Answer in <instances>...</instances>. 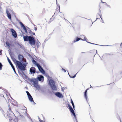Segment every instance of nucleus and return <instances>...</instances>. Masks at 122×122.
I'll return each instance as SVG.
<instances>
[{"label": "nucleus", "instance_id": "1", "mask_svg": "<svg viewBox=\"0 0 122 122\" xmlns=\"http://www.w3.org/2000/svg\"><path fill=\"white\" fill-rule=\"evenodd\" d=\"M9 54L11 59L15 63L16 65L18 66L19 68L21 70L25 71V68L27 66V64L28 63H25L23 62H21L16 60L14 57H13L11 52H9Z\"/></svg>", "mask_w": 122, "mask_h": 122}, {"label": "nucleus", "instance_id": "2", "mask_svg": "<svg viewBox=\"0 0 122 122\" xmlns=\"http://www.w3.org/2000/svg\"><path fill=\"white\" fill-rule=\"evenodd\" d=\"M23 39L25 41H28L29 43L31 45H35L36 42L35 40V37L33 36H28L26 35L25 36L24 35L23 36Z\"/></svg>", "mask_w": 122, "mask_h": 122}, {"label": "nucleus", "instance_id": "3", "mask_svg": "<svg viewBox=\"0 0 122 122\" xmlns=\"http://www.w3.org/2000/svg\"><path fill=\"white\" fill-rule=\"evenodd\" d=\"M49 81V84L52 90L56 91L57 90V87L55 85L54 81L52 79H48Z\"/></svg>", "mask_w": 122, "mask_h": 122}, {"label": "nucleus", "instance_id": "4", "mask_svg": "<svg viewBox=\"0 0 122 122\" xmlns=\"http://www.w3.org/2000/svg\"><path fill=\"white\" fill-rule=\"evenodd\" d=\"M68 109L70 111V112L71 113L72 115H73L74 116V118L76 122H78L76 114L73 109L71 106L69 104H69H68Z\"/></svg>", "mask_w": 122, "mask_h": 122}, {"label": "nucleus", "instance_id": "5", "mask_svg": "<svg viewBox=\"0 0 122 122\" xmlns=\"http://www.w3.org/2000/svg\"><path fill=\"white\" fill-rule=\"evenodd\" d=\"M9 111H8L6 114L7 115V117L9 118V119H12V117L13 116L14 114L11 111H10V107L9 106Z\"/></svg>", "mask_w": 122, "mask_h": 122}, {"label": "nucleus", "instance_id": "6", "mask_svg": "<svg viewBox=\"0 0 122 122\" xmlns=\"http://www.w3.org/2000/svg\"><path fill=\"white\" fill-rule=\"evenodd\" d=\"M27 78L28 80L30 82L33 83V85L37 83H38V80L36 78H30L28 77Z\"/></svg>", "mask_w": 122, "mask_h": 122}, {"label": "nucleus", "instance_id": "7", "mask_svg": "<svg viewBox=\"0 0 122 122\" xmlns=\"http://www.w3.org/2000/svg\"><path fill=\"white\" fill-rule=\"evenodd\" d=\"M17 20L18 21H19V23L21 27H22V28L25 31V32L26 33H27V29L26 28V27L24 25L22 22H21V21H20L19 20H18L17 19Z\"/></svg>", "mask_w": 122, "mask_h": 122}, {"label": "nucleus", "instance_id": "8", "mask_svg": "<svg viewBox=\"0 0 122 122\" xmlns=\"http://www.w3.org/2000/svg\"><path fill=\"white\" fill-rule=\"evenodd\" d=\"M10 31L12 33V36L15 38L17 37V34L15 31L13 29H11Z\"/></svg>", "mask_w": 122, "mask_h": 122}, {"label": "nucleus", "instance_id": "9", "mask_svg": "<svg viewBox=\"0 0 122 122\" xmlns=\"http://www.w3.org/2000/svg\"><path fill=\"white\" fill-rule=\"evenodd\" d=\"M37 67L40 71L43 74H45V71L43 69L41 66L40 65L38 66Z\"/></svg>", "mask_w": 122, "mask_h": 122}, {"label": "nucleus", "instance_id": "10", "mask_svg": "<svg viewBox=\"0 0 122 122\" xmlns=\"http://www.w3.org/2000/svg\"><path fill=\"white\" fill-rule=\"evenodd\" d=\"M36 69L35 68L33 67H32L30 68V72L31 74L32 73L34 74L36 72Z\"/></svg>", "mask_w": 122, "mask_h": 122}, {"label": "nucleus", "instance_id": "11", "mask_svg": "<svg viewBox=\"0 0 122 122\" xmlns=\"http://www.w3.org/2000/svg\"><path fill=\"white\" fill-rule=\"evenodd\" d=\"M55 95L57 97L59 98H63V96L62 95V94L59 92H55Z\"/></svg>", "mask_w": 122, "mask_h": 122}, {"label": "nucleus", "instance_id": "12", "mask_svg": "<svg viewBox=\"0 0 122 122\" xmlns=\"http://www.w3.org/2000/svg\"><path fill=\"white\" fill-rule=\"evenodd\" d=\"M84 39H82L80 38H78V37H76V39L73 41V42H76L77 41L80 40H81L83 41H85L86 40V37H84Z\"/></svg>", "mask_w": 122, "mask_h": 122}, {"label": "nucleus", "instance_id": "13", "mask_svg": "<svg viewBox=\"0 0 122 122\" xmlns=\"http://www.w3.org/2000/svg\"><path fill=\"white\" fill-rule=\"evenodd\" d=\"M36 78L37 79L38 81H41L42 80L43 81L44 80V77L43 76L41 75H40L39 76L37 77Z\"/></svg>", "mask_w": 122, "mask_h": 122}, {"label": "nucleus", "instance_id": "14", "mask_svg": "<svg viewBox=\"0 0 122 122\" xmlns=\"http://www.w3.org/2000/svg\"><path fill=\"white\" fill-rule=\"evenodd\" d=\"M24 57L22 55L19 54L18 56V59L20 62H23L22 59Z\"/></svg>", "mask_w": 122, "mask_h": 122}, {"label": "nucleus", "instance_id": "15", "mask_svg": "<svg viewBox=\"0 0 122 122\" xmlns=\"http://www.w3.org/2000/svg\"><path fill=\"white\" fill-rule=\"evenodd\" d=\"M6 13L7 14V16L8 17V19L10 20H11V16L10 14L9 13V12L8 10L6 11Z\"/></svg>", "mask_w": 122, "mask_h": 122}, {"label": "nucleus", "instance_id": "16", "mask_svg": "<svg viewBox=\"0 0 122 122\" xmlns=\"http://www.w3.org/2000/svg\"><path fill=\"white\" fill-rule=\"evenodd\" d=\"M32 62L33 64L35 65L37 67L40 65L39 64L37 63V62L33 59H32Z\"/></svg>", "mask_w": 122, "mask_h": 122}, {"label": "nucleus", "instance_id": "17", "mask_svg": "<svg viewBox=\"0 0 122 122\" xmlns=\"http://www.w3.org/2000/svg\"><path fill=\"white\" fill-rule=\"evenodd\" d=\"M9 120L10 122H18V120L16 118L14 119L13 118L9 119Z\"/></svg>", "mask_w": 122, "mask_h": 122}, {"label": "nucleus", "instance_id": "18", "mask_svg": "<svg viewBox=\"0 0 122 122\" xmlns=\"http://www.w3.org/2000/svg\"><path fill=\"white\" fill-rule=\"evenodd\" d=\"M26 116L30 122H33V121L29 115L26 113Z\"/></svg>", "mask_w": 122, "mask_h": 122}, {"label": "nucleus", "instance_id": "19", "mask_svg": "<svg viewBox=\"0 0 122 122\" xmlns=\"http://www.w3.org/2000/svg\"><path fill=\"white\" fill-rule=\"evenodd\" d=\"M57 6L58 7L59 6V11H58V10H56V11L55 12L54 14L53 15H55L56 16L58 14V13H59V12H61L60 11V5H57Z\"/></svg>", "mask_w": 122, "mask_h": 122}, {"label": "nucleus", "instance_id": "20", "mask_svg": "<svg viewBox=\"0 0 122 122\" xmlns=\"http://www.w3.org/2000/svg\"><path fill=\"white\" fill-rule=\"evenodd\" d=\"M87 90H88L87 89L84 92V96L86 100V101H87Z\"/></svg>", "mask_w": 122, "mask_h": 122}, {"label": "nucleus", "instance_id": "21", "mask_svg": "<svg viewBox=\"0 0 122 122\" xmlns=\"http://www.w3.org/2000/svg\"><path fill=\"white\" fill-rule=\"evenodd\" d=\"M28 97L29 99V100L31 102H32L33 101V98L31 96V95L29 96H28Z\"/></svg>", "mask_w": 122, "mask_h": 122}, {"label": "nucleus", "instance_id": "22", "mask_svg": "<svg viewBox=\"0 0 122 122\" xmlns=\"http://www.w3.org/2000/svg\"><path fill=\"white\" fill-rule=\"evenodd\" d=\"M19 117H20L21 118L22 117V122H25L26 121L23 115H20V116H19ZM19 117L20 118V117Z\"/></svg>", "mask_w": 122, "mask_h": 122}, {"label": "nucleus", "instance_id": "23", "mask_svg": "<svg viewBox=\"0 0 122 122\" xmlns=\"http://www.w3.org/2000/svg\"><path fill=\"white\" fill-rule=\"evenodd\" d=\"M34 86L36 88H40V87L38 85V83H37L35 85H34Z\"/></svg>", "mask_w": 122, "mask_h": 122}, {"label": "nucleus", "instance_id": "24", "mask_svg": "<svg viewBox=\"0 0 122 122\" xmlns=\"http://www.w3.org/2000/svg\"><path fill=\"white\" fill-rule=\"evenodd\" d=\"M5 44L6 46L8 47H10L11 46V44L8 42L6 41L5 42Z\"/></svg>", "mask_w": 122, "mask_h": 122}, {"label": "nucleus", "instance_id": "25", "mask_svg": "<svg viewBox=\"0 0 122 122\" xmlns=\"http://www.w3.org/2000/svg\"><path fill=\"white\" fill-rule=\"evenodd\" d=\"M7 60L9 62V63L10 64V65L11 66L13 64H12V62H11V61L10 60V59L8 57H7Z\"/></svg>", "mask_w": 122, "mask_h": 122}, {"label": "nucleus", "instance_id": "26", "mask_svg": "<svg viewBox=\"0 0 122 122\" xmlns=\"http://www.w3.org/2000/svg\"><path fill=\"white\" fill-rule=\"evenodd\" d=\"M67 71L68 72V71ZM77 73L78 72H77V73H76L73 76H70V75H69V73H68V75H69V76L71 78H75L76 77V75L77 74Z\"/></svg>", "mask_w": 122, "mask_h": 122}, {"label": "nucleus", "instance_id": "27", "mask_svg": "<svg viewBox=\"0 0 122 122\" xmlns=\"http://www.w3.org/2000/svg\"><path fill=\"white\" fill-rule=\"evenodd\" d=\"M26 27L27 28L28 30V31L29 32V33L30 34H31V33H32V31H31V30H30V29L28 27L26 26Z\"/></svg>", "mask_w": 122, "mask_h": 122}, {"label": "nucleus", "instance_id": "28", "mask_svg": "<svg viewBox=\"0 0 122 122\" xmlns=\"http://www.w3.org/2000/svg\"><path fill=\"white\" fill-rule=\"evenodd\" d=\"M88 43H89L90 44H93V45H99V46H109L108 45H99L97 44H94V43H92L90 42H88Z\"/></svg>", "mask_w": 122, "mask_h": 122}, {"label": "nucleus", "instance_id": "29", "mask_svg": "<svg viewBox=\"0 0 122 122\" xmlns=\"http://www.w3.org/2000/svg\"><path fill=\"white\" fill-rule=\"evenodd\" d=\"M11 67H12V68L13 71H14L15 73V74H16V73L15 71V67H14V66H13V65H11Z\"/></svg>", "mask_w": 122, "mask_h": 122}, {"label": "nucleus", "instance_id": "30", "mask_svg": "<svg viewBox=\"0 0 122 122\" xmlns=\"http://www.w3.org/2000/svg\"><path fill=\"white\" fill-rule=\"evenodd\" d=\"M40 44V42L38 40V41L36 43V46L38 48V47L39 46Z\"/></svg>", "mask_w": 122, "mask_h": 122}, {"label": "nucleus", "instance_id": "31", "mask_svg": "<svg viewBox=\"0 0 122 122\" xmlns=\"http://www.w3.org/2000/svg\"><path fill=\"white\" fill-rule=\"evenodd\" d=\"M20 70L21 71V73L23 74V75H24L26 77V78H28V77L24 73V72L23 71V70Z\"/></svg>", "mask_w": 122, "mask_h": 122}, {"label": "nucleus", "instance_id": "32", "mask_svg": "<svg viewBox=\"0 0 122 122\" xmlns=\"http://www.w3.org/2000/svg\"><path fill=\"white\" fill-rule=\"evenodd\" d=\"M19 117H19V116L18 117V119H17L18 120V121H19L20 120L21 122H22V118H21V117Z\"/></svg>", "mask_w": 122, "mask_h": 122}, {"label": "nucleus", "instance_id": "33", "mask_svg": "<svg viewBox=\"0 0 122 122\" xmlns=\"http://www.w3.org/2000/svg\"><path fill=\"white\" fill-rule=\"evenodd\" d=\"M100 10H99V12H100V14H99V13H98L97 14H98L100 16V18H101V19L102 20V18L101 17V15H100V14L101 13V11L100 10Z\"/></svg>", "mask_w": 122, "mask_h": 122}, {"label": "nucleus", "instance_id": "34", "mask_svg": "<svg viewBox=\"0 0 122 122\" xmlns=\"http://www.w3.org/2000/svg\"><path fill=\"white\" fill-rule=\"evenodd\" d=\"M3 66V65L2 64L1 62H0V70H1L2 67Z\"/></svg>", "mask_w": 122, "mask_h": 122}, {"label": "nucleus", "instance_id": "35", "mask_svg": "<svg viewBox=\"0 0 122 122\" xmlns=\"http://www.w3.org/2000/svg\"><path fill=\"white\" fill-rule=\"evenodd\" d=\"M54 18V16L53 15L52 17L50 19V20L51 21H50L49 22V23H50L51 22V21H52L53 19Z\"/></svg>", "mask_w": 122, "mask_h": 122}, {"label": "nucleus", "instance_id": "36", "mask_svg": "<svg viewBox=\"0 0 122 122\" xmlns=\"http://www.w3.org/2000/svg\"><path fill=\"white\" fill-rule=\"evenodd\" d=\"M71 103L72 105L73 106V108L74 109V110H75V105L73 103V102H71Z\"/></svg>", "mask_w": 122, "mask_h": 122}, {"label": "nucleus", "instance_id": "37", "mask_svg": "<svg viewBox=\"0 0 122 122\" xmlns=\"http://www.w3.org/2000/svg\"><path fill=\"white\" fill-rule=\"evenodd\" d=\"M1 110V112L3 114L4 116L5 117V112H4V111L2 109H1V110Z\"/></svg>", "mask_w": 122, "mask_h": 122}, {"label": "nucleus", "instance_id": "38", "mask_svg": "<svg viewBox=\"0 0 122 122\" xmlns=\"http://www.w3.org/2000/svg\"><path fill=\"white\" fill-rule=\"evenodd\" d=\"M26 93L27 94V95L28 97L29 96V95L30 96L31 95L30 94L29 92L28 91H26Z\"/></svg>", "mask_w": 122, "mask_h": 122}, {"label": "nucleus", "instance_id": "39", "mask_svg": "<svg viewBox=\"0 0 122 122\" xmlns=\"http://www.w3.org/2000/svg\"><path fill=\"white\" fill-rule=\"evenodd\" d=\"M105 3L106 4V5L107 7L110 8H111V6H110V5H107V3Z\"/></svg>", "mask_w": 122, "mask_h": 122}, {"label": "nucleus", "instance_id": "40", "mask_svg": "<svg viewBox=\"0 0 122 122\" xmlns=\"http://www.w3.org/2000/svg\"><path fill=\"white\" fill-rule=\"evenodd\" d=\"M17 44L20 47V48H22V46L21 45H20V44H19V43H17Z\"/></svg>", "mask_w": 122, "mask_h": 122}, {"label": "nucleus", "instance_id": "41", "mask_svg": "<svg viewBox=\"0 0 122 122\" xmlns=\"http://www.w3.org/2000/svg\"><path fill=\"white\" fill-rule=\"evenodd\" d=\"M18 103L17 102H16V103H15V104H14V105L15 106H17L18 105Z\"/></svg>", "mask_w": 122, "mask_h": 122}, {"label": "nucleus", "instance_id": "42", "mask_svg": "<svg viewBox=\"0 0 122 122\" xmlns=\"http://www.w3.org/2000/svg\"><path fill=\"white\" fill-rule=\"evenodd\" d=\"M2 50H1L0 51V55H2Z\"/></svg>", "mask_w": 122, "mask_h": 122}, {"label": "nucleus", "instance_id": "43", "mask_svg": "<svg viewBox=\"0 0 122 122\" xmlns=\"http://www.w3.org/2000/svg\"><path fill=\"white\" fill-rule=\"evenodd\" d=\"M31 35V36H32V35H35V34L34 33V32H32V33H31V34H30Z\"/></svg>", "mask_w": 122, "mask_h": 122}, {"label": "nucleus", "instance_id": "44", "mask_svg": "<svg viewBox=\"0 0 122 122\" xmlns=\"http://www.w3.org/2000/svg\"><path fill=\"white\" fill-rule=\"evenodd\" d=\"M44 60H42L41 61H40V62L42 64H43V63H44Z\"/></svg>", "mask_w": 122, "mask_h": 122}, {"label": "nucleus", "instance_id": "45", "mask_svg": "<svg viewBox=\"0 0 122 122\" xmlns=\"http://www.w3.org/2000/svg\"><path fill=\"white\" fill-rule=\"evenodd\" d=\"M80 37H82V38H83V37H85V36H84V35H81L80 36Z\"/></svg>", "mask_w": 122, "mask_h": 122}, {"label": "nucleus", "instance_id": "46", "mask_svg": "<svg viewBox=\"0 0 122 122\" xmlns=\"http://www.w3.org/2000/svg\"><path fill=\"white\" fill-rule=\"evenodd\" d=\"M62 70H63L64 71V72H66V70L65 69H63V68H62Z\"/></svg>", "mask_w": 122, "mask_h": 122}, {"label": "nucleus", "instance_id": "47", "mask_svg": "<svg viewBox=\"0 0 122 122\" xmlns=\"http://www.w3.org/2000/svg\"><path fill=\"white\" fill-rule=\"evenodd\" d=\"M20 74L21 76H23V74H22V73L21 72H20Z\"/></svg>", "mask_w": 122, "mask_h": 122}, {"label": "nucleus", "instance_id": "48", "mask_svg": "<svg viewBox=\"0 0 122 122\" xmlns=\"http://www.w3.org/2000/svg\"><path fill=\"white\" fill-rule=\"evenodd\" d=\"M39 121L40 122H44L43 120H41V119Z\"/></svg>", "mask_w": 122, "mask_h": 122}, {"label": "nucleus", "instance_id": "49", "mask_svg": "<svg viewBox=\"0 0 122 122\" xmlns=\"http://www.w3.org/2000/svg\"><path fill=\"white\" fill-rule=\"evenodd\" d=\"M34 30L36 31L37 30V28L36 27H35L34 28Z\"/></svg>", "mask_w": 122, "mask_h": 122}, {"label": "nucleus", "instance_id": "50", "mask_svg": "<svg viewBox=\"0 0 122 122\" xmlns=\"http://www.w3.org/2000/svg\"><path fill=\"white\" fill-rule=\"evenodd\" d=\"M0 96L1 97H4V96L3 95V94H0Z\"/></svg>", "mask_w": 122, "mask_h": 122}, {"label": "nucleus", "instance_id": "51", "mask_svg": "<svg viewBox=\"0 0 122 122\" xmlns=\"http://www.w3.org/2000/svg\"><path fill=\"white\" fill-rule=\"evenodd\" d=\"M82 18H85V19H89V20H91V19H86L85 18H84V17H81Z\"/></svg>", "mask_w": 122, "mask_h": 122}, {"label": "nucleus", "instance_id": "52", "mask_svg": "<svg viewBox=\"0 0 122 122\" xmlns=\"http://www.w3.org/2000/svg\"><path fill=\"white\" fill-rule=\"evenodd\" d=\"M86 40H85L88 43V42H87V39L86 40Z\"/></svg>", "mask_w": 122, "mask_h": 122}, {"label": "nucleus", "instance_id": "53", "mask_svg": "<svg viewBox=\"0 0 122 122\" xmlns=\"http://www.w3.org/2000/svg\"><path fill=\"white\" fill-rule=\"evenodd\" d=\"M71 102H73V101L72 100V99H71Z\"/></svg>", "mask_w": 122, "mask_h": 122}, {"label": "nucleus", "instance_id": "54", "mask_svg": "<svg viewBox=\"0 0 122 122\" xmlns=\"http://www.w3.org/2000/svg\"><path fill=\"white\" fill-rule=\"evenodd\" d=\"M33 103H34V104H36L34 102V100H33Z\"/></svg>", "mask_w": 122, "mask_h": 122}, {"label": "nucleus", "instance_id": "55", "mask_svg": "<svg viewBox=\"0 0 122 122\" xmlns=\"http://www.w3.org/2000/svg\"><path fill=\"white\" fill-rule=\"evenodd\" d=\"M101 0V2H102V3H105V2H102V0Z\"/></svg>", "mask_w": 122, "mask_h": 122}, {"label": "nucleus", "instance_id": "56", "mask_svg": "<svg viewBox=\"0 0 122 122\" xmlns=\"http://www.w3.org/2000/svg\"><path fill=\"white\" fill-rule=\"evenodd\" d=\"M24 33L23 32H22V34H23L24 35Z\"/></svg>", "mask_w": 122, "mask_h": 122}, {"label": "nucleus", "instance_id": "57", "mask_svg": "<svg viewBox=\"0 0 122 122\" xmlns=\"http://www.w3.org/2000/svg\"><path fill=\"white\" fill-rule=\"evenodd\" d=\"M99 18H96V20H95V21H96L97 20V19H99Z\"/></svg>", "mask_w": 122, "mask_h": 122}, {"label": "nucleus", "instance_id": "58", "mask_svg": "<svg viewBox=\"0 0 122 122\" xmlns=\"http://www.w3.org/2000/svg\"><path fill=\"white\" fill-rule=\"evenodd\" d=\"M38 119H39V120H40L41 119H40V118H39V117H38Z\"/></svg>", "mask_w": 122, "mask_h": 122}, {"label": "nucleus", "instance_id": "59", "mask_svg": "<svg viewBox=\"0 0 122 122\" xmlns=\"http://www.w3.org/2000/svg\"><path fill=\"white\" fill-rule=\"evenodd\" d=\"M16 101H15V102H14L15 103H16Z\"/></svg>", "mask_w": 122, "mask_h": 122}, {"label": "nucleus", "instance_id": "60", "mask_svg": "<svg viewBox=\"0 0 122 122\" xmlns=\"http://www.w3.org/2000/svg\"><path fill=\"white\" fill-rule=\"evenodd\" d=\"M96 53H97V50H96Z\"/></svg>", "mask_w": 122, "mask_h": 122}, {"label": "nucleus", "instance_id": "61", "mask_svg": "<svg viewBox=\"0 0 122 122\" xmlns=\"http://www.w3.org/2000/svg\"><path fill=\"white\" fill-rule=\"evenodd\" d=\"M23 34H22V35L21 36H23Z\"/></svg>", "mask_w": 122, "mask_h": 122}, {"label": "nucleus", "instance_id": "62", "mask_svg": "<svg viewBox=\"0 0 122 122\" xmlns=\"http://www.w3.org/2000/svg\"><path fill=\"white\" fill-rule=\"evenodd\" d=\"M62 89V91H63L64 90V89Z\"/></svg>", "mask_w": 122, "mask_h": 122}, {"label": "nucleus", "instance_id": "63", "mask_svg": "<svg viewBox=\"0 0 122 122\" xmlns=\"http://www.w3.org/2000/svg\"><path fill=\"white\" fill-rule=\"evenodd\" d=\"M90 87H92V86H91V85H90Z\"/></svg>", "mask_w": 122, "mask_h": 122}, {"label": "nucleus", "instance_id": "64", "mask_svg": "<svg viewBox=\"0 0 122 122\" xmlns=\"http://www.w3.org/2000/svg\"><path fill=\"white\" fill-rule=\"evenodd\" d=\"M64 19L65 20H66V19L65 18H64Z\"/></svg>", "mask_w": 122, "mask_h": 122}]
</instances>
